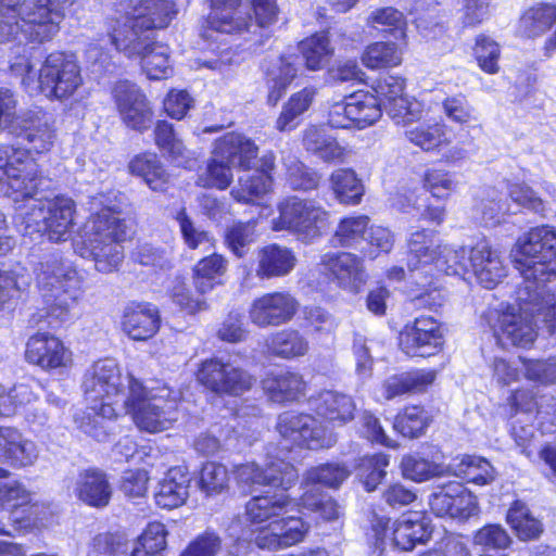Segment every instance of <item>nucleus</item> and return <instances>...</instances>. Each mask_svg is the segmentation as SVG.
Returning a JSON list of instances; mask_svg holds the SVG:
<instances>
[{"mask_svg":"<svg viewBox=\"0 0 556 556\" xmlns=\"http://www.w3.org/2000/svg\"><path fill=\"white\" fill-rule=\"evenodd\" d=\"M437 378L432 369H417L388 378L383 386V396L392 400L406 393L424 392Z\"/></svg>","mask_w":556,"mask_h":556,"instance_id":"c9c22d12","label":"nucleus"},{"mask_svg":"<svg viewBox=\"0 0 556 556\" xmlns=\"http://www.w3.org/2000/svg\"><path fill=\"white\" fill-rule=\"evenodd\" d=\"M389 466V456L386 454H375L365 456L359 463V477L363 480L366 491L376 490L378 484L386 477V468Z\"/></svg>","mask_w":556,"mask_h":556,"instance_id":"680f3d73","label":"nucleus"},{"mask_svg":"<svg viewBox=\"0 0 556 556\" xmlns=\"http://www.w3.org/2000/svg\"><path fill=\"white\" fill-rule=\"evenodd\" d=\"M228 261L220 254L213 253L201 258L193 267V283L198 292L205 294L222 283Z\"/></svg>","mask_w":556,"mask_h":556,"instance_id":"4c0bfd02","label":"nucleus"},{"mask_svg":"<svg viewBox=\"0 0 556 556\" xmlns=\"http://www.w3.org/2000/svg\"><path fill=\"white\" fill-rule=\"evenodd\" d=\"M350 469L341 464H325L306 471L304 483L338 488L350 476Z\"/></svg>","mask_w":556,"mask_h":556,"instance_id":"052dcab7","label":"nucleus"},{"mask_svg":"<svg viewBox=\"0 0 556 556\" xmlns=\"http://www.w3.org/2000/svg\"><path fill=\"white\" fill-rule=\"evenodd\" d=\"M422 181L424 187L438 199H446L456 188L452 175L443 169H427Z\"/></svg>","mask_w":556,"mask_h":556,"instance_id":"774afa93","label":"nucleus"},{"mask_svg":"<svg viewBox=\"0 0 556 556\" xmlns=\"http://www.w3.org/2000/svg\"><path fill=\"white\" fill-rule=\"evenodd\" d=\"M112 94L121 119L128 128L144 131L151 127L153 110L137 85L121 80L115 84Z\"/></svg>","mask_w":556,"mask_h":556,"instance_id":"f3484780","label":"nucleus"},{"mask_svg":"<svg viewBox=\"0 0 556 556\" xmlns=\"http://www.w3.org/2000/svg\"><path fill=\"white\" fill-rule=\"evenodd\" d=\"M429 418L424 408L409 406L399 414L394 421V429L406 438H417L427 428Z\"/></svg>","mask_w":556,"mask_h":556,"instance_id":"bf43d9fd","label":"nucleus"},{"mask_svg":"<svg viewBox=\"0 0 556 556\" xmlns=\"http://www.w3.org/2000/svg\"><path fill=\"white\" fill-rule=\"evenodd\" d=\"M517 302V307L510 306L502 313H491V317H495L492 325L494 336L503 346H530L538 334L533 321L538 312L526 313L520 308L521 301L518 298Z\"/></svg>","mask_w":556,"mask_h":556,"instance_id":"dca6fc26","label":"nucleus"},{"mask_svg":"<svg viewBox=\"0 0 556 556\" xmlns=\"http://www.w3.org/2000/svg\"><path fill=\"white\" fill-rule=\"evenodd\" d=\"M64 17L56 0H0V42H45Z\"/></svg>","mask_w":556,"mask_h":556,"instance_id":"7ed1b4c3","label":"nucleus"},{"mask_svg":"<svg viewBox=\"0 0 556 556\" xmlns=\"http://www.w3.org/2000/svg\"><path fill=\"white\" fill-rule=\"evenodd\" d=\"M330 187L341 203L358 204L364 194V186L355 172L348 168L336 169L330 176Z\"/></svg>","mask_w":556,"mask_h":556,"instance_id":"37998d69","label":"nucleus"},{"mask_svg":"<svg viewBox=\"0 0 556 556\" xmlns=\"http://www.w3.org/2000/svg\"><path fill=\"white\" fill-rule=\"evenodd\" d=\"M431 533L432 527L426 516L409 513L394 522L393 542L402 551H412L417 544L426 543Z\"/></svg>","mask_w":556,"mask_h":556,"instance_id":"473e14b6","label":"nucleus"},{"mask_svg":"<svg viewBox=\"0 0 556 556\" xmlns=\"http://www.w3.org/2000/svg\"><path fill=\"white\" fill-rule=\"evenodd\" d=\"M128 376L125 377L127 382ZM81 387L86 400L90 403L113 397H122L124 400L128 393V383L124 384L121 369L112 358L94 362L86 370Z\"/></svg>","mask_w":556,"mask_h":556,"instance_id":"2eb2a0df","label":"nucleus"},{"mask_svg":"<svg viewBox=\"0 0 556 556\" xmlns=\"http://www.w3.org/2000/svg\"><path fill=\"white\" fill-rule=\"evenodd\" d=\"M315 96L316 90L311 87H306L292 94L289 101L283 105L282 111L277 118V129L280 131L293 129L298 124L296 118L308 110Z\"/></svg>","mask_w":556,"mask_h":556,"instance_id":"de8ad7c7","label":"nucleus"},{"mask_svg":"<svg viewBox=\"0 0 556 556\" xmlns=\"http://www.w3.org/2000/svg\"><path fill=\"white\" fill-rule=\"evenodd\" d=\"M468 260L478 282L486 289L495 288L507 275L501 252L486 240L477 242L469 250Z\"/></svg>","mask_w":556,"mask_h":556,"instance_id":"5701e85b","label":"nucleus"},{"mask_svg":"<svg viewBox=\"0 0 556 556\" xmlns=\"http://www.w3.org/2000/svg\"><path fill=\"white\" fill-rule=\"evenodd\" d=\"M300 51L305 59L306 66L309 70H319L328 60L331 49L326 34H315L299 45Z\"/></svg>","mask_w":556,"mask_h":556,"instance_id":"4d7b16f0","label":"nucleus"},{"mask_svg":"<svg viewBox=\"0 0 556 556\" xmlns=\"http://www.w3.org/2000/svg\"><path fill=\"white\" fill-rule=\"evenodd\" d=\"M383 108L395 124L406 127L420 119L422 115L421 104L404 96Z\"/></svg>","mask_w":556,"mask_h":556,"instance_id":"0e129e2a","label":"nucleus"},{"mask_svg":"<svg viewBox=\"0 0 556 556\" xmlns=\"http://www.w3.org/2000/svg\"><path fill=\"white\" fill-rule=\"evenodd\" d=\"M369 217L366 215L348 216L342 218L332 236L333 245L357 248L367 239Z\"/></svg>","mask_w":556,"mask_h":556,"instance_id":"79ce46f5","label":"nucleus"},{"mask_svg":"<svg viewBox=\"0 0 556 556\" xmlns=\"http://www.w3.org/2000/svg\"><path fill=\"white\" fill-rule=\"evenodd\" d=\"M39 455L37 444L24 438L14 428L0 427V462L14 468H24L35 464Z\"/></svg>","mask_w":556,"mask_h":556,"instance_id":"bb28decb","label":"nucleus"},{"mask_svg":"<svg viewBox=\"0 0 556 556\" xmlns=\"http://www.w3.org/2000/svg\"><path fill=\"white\" fill-rule=\"evenodd\" d=\"M448 470L454 476L478 485L488 484L495 477V470L486 459L469 455H465L460 459H454L448 465Z\"/></svg>","mask_w":556,"mask_h":556,"instance_id":"58836bf2","label":"nucleus"},{"mask_svg":"<svg viewBox=\"0 0 556 556\" xmlns=\"http://www.w3.org/2000/svg\"><path fill=\"white\" fill-rule=\"evenodd\" d=\"M519 362L527 380L545 387L556 384V357L544 359L519 357Z\"/></svg>","mask_w":556,"mask_h":556,"instance_id":"6e6d98bb","label":"nucleus"},{"mask_svg":"<svg viewBox=\"0 0 556 556\" xmlns=\"http://www.w3.org/2000/svg\"><path fill=\"white\" fill-rule=\"evenodd\" d=\"M267 346L274 355L287 359L305 355L309 348L306 338L291 328L273 333L267 339Z\"/></svg>","mask_w":556,"mask_h":556,"instance_id":"ea45409f","label":"nucleus"},{"mask_svg":"<svg viewBox=\"0 0 556 556\" xmlns=\"http://www.w3.org/2000/svg\"><path fill=\"white\" fill-rule=\"evenodd\" d=\"M507 521L522 540L535 539L542 532L541 521L535 519L520 501H516L509 508Z\"/></svg>","mask_w":556,"mask_h":556,"instance_id":"603ef678","label":"nucleus"},{"mask_svg":"<svg viewBox=\"0 0 556 556\" xmlns=\"http://www.w3.org/2000/svg\"><path fill=\"white\" fill-rule=\"evenodd\" d=\"M257 147L245 136L228 132L214 143L213 155L232 165L248 169L257 156Z\"/></svg>","mask_w":556,"mask_h":556,"instance_id":"7c9ffc66","label":"nucleus"},{"mask_svg":"<svg viewBox=\"0 0 556 556\" xmlns=\"http://www.w3.org/2000/svg\"><path fill=\"white\" fill-rule=\"evenodd\" d=\"M311 406L325 420L343 426L354 419L356 404L352 396L333 390H324L311 399Z\"/></svg>","mask_w":556,"mask_h":556,"instance_id":"c85d7f7f","label":"nucleus"},{"mask_svg":"<svg viewBox=\"0 0 556 556\" xmlns=\"http://www.w3.org/2000/svg\"><path fill=\"white\" fill-rule=\"evenodd\" d=\"M350 114L355 128H367L381 117V103L374 94L364 92L350 94Z\"/></svg>","mask_w":556,"mask_h":556,"instance_id":"c03bdc74","label":"nucleus"},{"mask_svg":"<svg viewBox=\"0 0 556 556\" xmlns=\"http://www.w3.org/2000/svg\"><path fill=\"white\" fill-rule=\"evenodd\" d=\"M17 137L27 144L28 152L46 153L56 141V129L52 117L45 112L26 113L16 125Z\"/></svg>","mask_w":556,"mask_h":556,"instance_id":"393cba45","label":"nucleus"},{"mask_svg":"<svg viewBox=\"0 0 556 556\" xmlns=\"http://www.w3.org/2000/svg\"><path fill=\"white\" fill-rule=\"evenodd\" d=\"M131 174L140 176L153 191H164L168 176L159 161L152 153L137 155L129 163Z\"/></svg>","mask_w":556,"mask_h":556,"instance_id":"a19ab883","label":"nucleus"},{"mask_svg":"<svg viewBox=\"0 0 556 556\" xmlns=\"http://www.w3.org/2000/svg\"><path fill=\"white\" fill-rule=\"evenodd\" d=\"M41 178L37 164L28 152L13 147L0 148V190L15 202L34 199L39 190Z\"/></svg>","mask_w":556,"mask_h":556,"instance_id":"9b49d317","label":"nucleus"},{"mask_svg":"<svg viewBox=\"0 0 556 556\" xmlns=\"http://www.w3.org/2000/svg\"><path fill=\"white\" fill-rule=\"evenodd\" d=\"M128 393L123 400V408L131 415L138 428L148 432L166 430L177 420L178 394L163 386L146 388L132 376L127 377Z\"/></svg>","mask_w":556,"mask_h":556,"instance_id":"6e6552de","label":"nucleus"},{"mask_svg":"<svg viewBox=\"0 0 556 556\" xmlns=\"http://www.w3.org/2000/svg\"><path fill=\"white\" fill-rule=\"evenodd\" d=\"M294 503L286 493L256 495L244 506V522L239 539L261 549L286 548L302 542L309 523L293 514Z\"/></svg>","mask_w":556,"mask_h":556,"instance_id":"f257e3e1","label":"nucleus"},{"mask_svg":"<svg viewBox=\"0 0 556 556\" xmlns=\"http://www.w3.org/2000/svg\"><path fill=\"white\" fill-rule=\"evenodd\" d=\"M276 429L288 450L293 446L328 448L337 442L336 435L308 414L282 413L278 417Z\"/></svg>","mask_w":556,"mask_h":556,"instance_id":"ddd939ff","label":"nucleus"},{"mask_svg":"<svg viewBox=\"0 0 556 556\" xmlns=\"http://www.w3.org/2000/svg\"><path fill=\"white\" fill-rule=\"evenodd\" d=\"M167 531L162 522H150L138 538L130 556H163Z\"/></svg>","mask_w":556,"mask_h":556,"instance_id":"09e8293b","label":"nucleus"},{"mask_svg":"<svg viewBox=\"0 0 556 556\" xmlns=\"http://www.w3.org/2000/svg\"><path fill=\"white\" fill-rule=\"evenodd\" d=\"M273 230H288L303 241L318 238L328 225L329 212L315 199L291 197L278 204Z\"/></svg>","mask_w":556,"mask_h":556,"instance_id":"9d476101","label":"nucleus"},{"mask_svg":"<svg viewBox=\"0 0 556 556\" xmlns=\"http://www.w3.org/2000/svg\"><path fill=\"white\" fill-rule=\"evenodd\" d=\"M481 219L486 226H496L509 213V205L502 200L495 189H486L478 205Z\"/></svg>","mask_w":556,"mask_h":556,"instance_id":"e2e57ef3","label":"nucleus"},{"mask_svg":"<svg viewBox=\"0 0 556 556\" xmlns=\"http://www.w3.org/2000/svg\"><path fill=\"white\" fill-rule=\"evenodd\" d=\"M112 42L129 59L140 60L141 68L149 79H166L173 74L169 48L154 41L152 36L131 37L125 31L112 34Z\"/></svg>","mask_w":556,"mask_h":556,"instance_id":"f8f14e48","label":"nucleus"},{"mask_svg":"<svg viewBox=\"0 0 556 556\" xmlns=\"http://www.w3.org/2000/svg\"><path fill=\"white\" fill-rule=\"evenodd\" d=\"M468 256L466 248L443 244L434 230L422 229L410 235L406 264L416 283L426 287L440 274H466Z\"/></svg>","mask_w":556,"mask_h":556,"instance_id":"423d86ee","label":"nucleus"},{"mask_svg":"<svg viewBox=\"0 0 556 556\" xmlns=\"http://www.w3.org/2000/svg\"><path fill=\"white\" fill-rule=\"evenodd\" d=\"M155 143L162 152L167 154L173 162L184 165L188 159V150L182 141L177 138L173 125L165 122H157L154 129Z\"/></svg>","mask_w":556,"mask_h":556,"instance_id":"8fccbe9b","label":"nucleus"},{"mask_svg":"<svg viewBox=\"0 0 556 556\" xmlns=\"http://www.w3.org/2000/svg\"><path fill=\"white\" fill-rule=\"evenodd\" d=\"M190 477L184 466L172 467L159 483L155 503L162 508H176L185 503L189 495Z\"/></svg>","mask_w":556,"mask_h":556,"instance_id":"f704fd0d","label":"nucleus"},{"mask_svg":"<svg viewBox=\"0 0 556 556\" xmlns=\"http://www.w3.org/2000/svg\"><path fill=\"white\" fill-rule=\"evenodd\" d=\"M26 359L42 369L66 367L72 362V353L63 342L53 334L38 332L26 344Z\"/></svg>","mask_w":556,"mask_h":556,"instance_id":"b1692460","label":"nucleus"},{"mask_svg":"<svg viewBox=\"0 0 556 556\" xmlns=\"http://www.w3.org/2000/svg\"><path fill=\"white\" fill-rule=\"evenodd\" d=\"M320 265L331 280L342 289L357 292L366 282L363 258L350 252H329L320 258Z\"/></svg>","mask_w":556,"mask_h":556,"instance_id":"4be33fe9","label":"nucleus"},{"mask_svg":"<svg viewBox=\"0 0 556 556\" xmlns=\"http://www.w3.org/2000/svg\"><path fill=\"white\" fill-rule=\"evenodd\" d=\"M440 324L432 317L420 316L400 332V348L409 356H431L443 348Z\"/></svg>","mask_w":556,"mask_h":556,"instance_id":"aec40b11","label":"nucleus"},{"mask_svg":"<svg viewBox=\"0 0 556 556\" xmlns=\"http://www.w3.org/2000/svg\"><path fill=\"white\" fill-rule=\"evenodd\" d=\"M92 213L84 224L74 250L84 258L94 262L100 273L117 270L124 260L122 243L130 236V227L114 205L105 203L104 195L92 199Z\"/></svg>","mask_w":556,"mask_h":556,"instance_id":"f03ea898","label":"nucleus"},{"mask_svg":"<svg viewBox=\"0 0 556 556\" xmlns=\"http://www.w3.org/2000/svg\"><path fill=\"white\" fill-rule=\"evenodd\" d=\"M299 307V301L290 292H268L253 300L249 308V318L260 328L278 327L291 321Z\"/></svg>","mask_w":556,"mask_h":556,"instance_id":"a211bd4d","label":"nucleus"},{"mask_svg":"<svg viewBox=\"0 0 556 556\" xmlns=\"http://www.w3.org/2000/svg\"><path fill=\"white\" fill-rule=\"evenodd\" d=\"M122 327L132 340H148L160 328L159 311L150 303H132L124 309Z\"/></svg>","mask_w":556,"mask_h":556,"instance_id":"cd10ccee","label":"nucleus"},{"mask_svg":"<svg viewBox=\"0 0 556 556\" xmlns=\"http://www.w3.org/2000/svg\"><path fill=\"white\" fill-rule=\"evenodd\" d=\"M511 260L523 278L518 299L528 305L533 290L556 278V231L548 226L532 228L515 243Z\"/></svg>","mask_w":556,"mask_h":556,"instance_id":"20e7f679","label":"nucleus"},{"mask_svg":"<svg viewBox=\"0 0 556 556\" xmlns=\"http://www.w3.org/2000/svg\"><path fill=\"white\" fill-rule=\"evenodd\" d=\"M405 137L424 151H433L450 142L446 126L442 123L409 125L405 130Z\"/></svg>","mask_w":556,"mask_h":556,"instance_id":"49530a36","label":"nucleus"},{"mask_svg":"<svg viewBox=\"0 0 556 556\" xmlns=\"http://www.w3.org/2000/svg\"><path fill=\"white\" fill-rule=\"evenodd\" d=\"M36 280L47 316L63 319L81 293V278L75 267L61 255L51 254L38 264Z\"/></svg>","mask_w":556,"mask_h":556,"instance_id":"0eeeda50","label":"nucleus"},{"mask_svg":"<svg viewBox=\"0 0 556 556\" xmlns=\"http://www.w3.org/2000/svg\"><path fill=\"white\" fill-rule=\"evenodd\" d=\"M266 73L269 88L267 101L276 105L298 74V58L281 56L271 62Z\"/></svg>","mask_w":556,"mask_h":556,"instance_id":"e433bc0d","label":"nucleus"},{"mask_svg":"<svg viewBox=\"0 0 556 556\" xmlns=\"http://www.w3.org/2000/svg\"><path fill=\"white\" fill-rule=\"evenodd\" d=\"M176 220L179 225V230L182 240L189 249L195 250L204 243L212 242L211 235L204 229H202L200 226H197L193 223V220L188 216L185 208H181L176 214Z\"/></svg>","mask_w":556,"mask_h":556,"instance_id":"338daca9","label":"nucleus"},{"mask_svg":"<svg viewBox=\"0 0 556 556\" xmlns=\"http://www.w3.org/2000/svg\"><path fill=\"white\" fill-rule=\"evenodd\" d=\"M73 494L92 507H105L112 497V488L106 475L97 468L78 471L72 479Z\"/></svg>","mask_w":556,"mask_h":556,"instance_id":"a878e982","label":"nucleus"},{"mask_svg":"<svg viewBox=\"0 0 556 556\" xmlns=\"http://www.w3.org/2000/svg\"><path fill=\"white\" fill-rule=\"evenodd\" d=\"M296 265V256L287 247L276 243L262 248L257 253L256 276L261 279L281 278Z\"/></svg>","mask_w":556,"mask_h":556,"instance_id":"2f4dec72","label":"nucleus"},{"mask_svg":"<svg viewBox=\"0 0 556 556\" xmlns=\"http://www.w3.org/2000/svg\"><path fill=\"white\" fill-rule=\"evenodd\" d=\"M257 220L233 223L226 230L225 241L228 248L238 257L245 255L247 248L255 240V227Z\"/></svg>","mask_w":556,"mask_h":556,"instance_id":"13d9d810","label":"nucleus"},{"mask_svg":"<svg viewBox=\"0 0 556 556\" xmlns=\"http://www.w3.org/2000/svg\"><path fill=\"white\" fill-rule=\"evenodd\" d=\"M174 13V3L170 0H140L132 15L126 16L113 33L125 31L129 37L131 33L138 37L152 36L151 30L166 27Z\"/></svg>","mask_w":556,"mask_h":556,"instance_id":"412c9836","label":"nucleus"},{"mask_svg":"<svg viewBox=\"0 0 556 556\" xmlns=\"http://www.w3.org/2000/svg\"><path fill=\"white\" fill-rule=\"evenodd\" d=\"M229 477L227 468L217 463H206L200 473V488L206 495L218 494L228 485Z\"/></svg>","mask_w":556,"mask_h":556,"instance_id":"69168bd1","label":"nucleus"},{"mask_svg":"<svg viewBox=\"0 0 556 556\" xmlns=\"http://www.w3.org/2000/svg\"><path fill=\"white\" fill-rule=\"evenodd\" d=\"M239 484L243 486H270L289 490L298 480L296 469L288 462L274 458L260 467L255 463L239 465L235 470Z\"/></svg>","mask_w":556,"mask_h":556,"instance_id":"6ab92c4d","label":"nucleus"},{"mask_svg":"<svg viewBox=\"0 0 556 556\" xmlns=\"http://www.w3.org/2000/svg\"><path fill=\"white\" fill-rule=\"evenodd\" d=\"M197 378L207 390L220 395H240L254 383L249 372L217 357L202 362Z\"/></svg>","mask_w":556,"mask_h":556,"instance_id":"4468645a","label":"nucleus"},{"mask_svg":"<svg viewBox=\"0 0 556 556\" xmlns=\"http://www.w3.org/2000/svg\"><path fill=\"white\" fill-rule=\"evenodd\" d=\"M252 17L241 10V0H211L207 24L211 29L225 34L248 29Z\"/></svg>","mask_w":556,"mask_h":556,"instance_id":"c756f323","label":"nucleus"},{"mask_svg":"<svg viewBox=\"0 0 556 556\" xmlns=\"http://www.w3.org/2000/svg\"><path fill=\"white\" fill-rule=\"evenodd\" d=\"M273 179L264 172H254L239 177L237 186L231 189V197L240 203H251L268 193Z\"/></svg>","mask_w":556,"mask_h":556,"instance_id":"a18cd8bd","label":"nucleus"},{"mask_svg":"<svg viewBox=\"0 0 556 556\" xmlns=\"http://www.w3.org/2000/svg\"><path fill=\"white\" fill-rule=\"evenodd\" d=\"M401 61L402 52L393 42H375L362 55L363 64L372 70L396 66Z\"/></svg>","mask_w":556,"mask_h":556,"instance_id":"5fc2aeb1","label":"nucleus"},{"mask_svg":"<svg viewBox=\"0 0 556 556\" xmlns=\"http://www.w3.org/2000/svg\"><path fill=\"white\" fill-rule=\"evenodd\" d=\"M262 386L270 401L276 403L299 401L306 390L302 375L290 370L269 374L263 379Z\"/></svg>","mask_w":556,"mask_h":556,"instance_id":"72a5a7b5","label":"nucleus"},{"mask_svg":"<svg viewBox=\"0 0 556 556\" xmlns=\"http://www.w3.org/2000/svg\"><path fill=\"white\" fill-rule=\"evenodd\" d=\"M75 203L65 197L41 201L34 199L28 210L22 214L24 236L46 235L52 242H63L71 238L74 227Z\"/></svg>","mask_w":556,"mask_h":556,"instance_id":"1a4fd4ad","label":"nucleus"},{"mask_svg":"<svg viewBox=\"0 0 556 556\" xmlns=\"http://www.w3.org/2000/svg\"><path fill=\"white\" fill-rule=\"evenodd\" d=\"M286 177L292 189L312 190L319 184V175L303 164L295 155L288 154L282 157Z\"/></svg>","mask_w":556,"mask_h":556,"instance_id":"3c124183","label":"nucleus"},{"mask_svg":"<svg viewBox=\"0 0 556 556\" xmlns=\"http://www.w3.org/2000/svg\"><path fill=\"white\" fill-rule=\"evenodd\" d=\"M368 25L388 33L396 40L405 39L406 22L401 11L388 7L374 10L367 18Z\"/></svg>","mask_w":556,"mask_h":556,"instance_id":"864d4df0","label":"nucleus"},{"mask_svg":"<svg viewBox=\"0 0 556 556\" xmlns=\"http://www.w3.org/2000/svg\"><path fill=\"white\" fill-rule=\"evenodd\" d=\"M11 71L16 76H21L27 93L43 94L49 99H68L83 86L84 81L81 68L75 55L62 51L48 54L37 72L26 56L17 58L12 62Z\"/></svg>","mask_w":556,"mask_h":556,"instance_id":"39448f33","label":"nucleus"}]
</instances>
